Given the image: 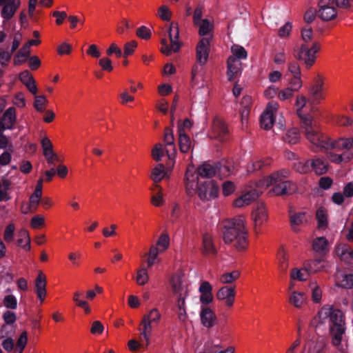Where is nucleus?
<instances>
[{
  "label": "nucleus",
  "instance_id": "obj_1",
  "mask_svg": "<svg viewBox=\"0 0 353 353\" xmlns=\"http://www.w3.org/2000/svg\"><path fill=\"white\" fill-rule=\"evenodd\" d=\"M327 320L329 336L331 343L341 353H344V349L341 345L345 336L346 323L343 312L330 305L323 306L318 312V315L311 322L312 326L323 323Z\"/></svg>",
  "mask_w": 353,
  "mask_h": 353
},
{
  "label": "nucleus",
  "instance_id": "obj_2",
  "mask_svg": "<svg viewBox=\"0 0 353 353\" xmlns=\"http://www.w3.org/2000/svg\"><path fill=\"white\" fill-rule=\"evenodd\" d=\"M223 239L226 244L233 243L238 250H244L248 245V232L243 216L234 218L223 222Z\"/></svg>",
  "mask_w": 353,
  "mask_h": 353
},
{
  "label": "nucleus",
  "instance_id": "obj_3",
  "mask_svg": "<svg viewBox=\"0 0 353 353\" xmlns=\"http://www.w3.org/2000/svg\"><path fill=\"white\" fill-rule=\"evenodd\" d=\"M216 174L215 164L212 165L204 162L197 168L196 170H194L193 166L188 167L184 177L187 194L192 196L195 194L196 181H199V177L212 178Z\"/></svg>",
  "mask_w": 353,
  "mask_h": 353
},
{
  "label": "nucleus",
  "instance_id": "obj_4",
  "mask_svg": "<svg viewBox=\"0 0 353 353\" xmlns=\"http://www.w3.org/2000/svg\"><path fill=\"white\" fill-rule=\"evenodd\" d=\"M301 127L307 139L312 144V149L314 151L330 149L332 141L321 132L312 118H303Z\"/></svg>",
  "mask_w": 353,
  "mask_h": 353
},
{
  "label": "nucleus",
  "instance_id": "obj_5",
  "mask_svg": "<svg viewBox=\"0 0 353 353\" xmlns=\"http://www.w3.org/2000/svg\"><path fill=\"white\" fill-rule=\"evenodd\" d=\"M332 145L330 149L334 148L339 150L345 151L340 154H333L331 156V161L336 163L341 162H348L353 158V137L341 138L337 141H332Z\"/></svg>",
  "mask_w": 353,
  "mask_h": 353
},
{
  "label": "nucleus",
  "instance_id": "obj_6",
  "mask_svg": "<svg viewBox=\"0 0 353 353\" xmlns=\"http://www.w3.org/2000/svg\"><path fill=\"white\" fill-rule=\"evenodd\" d=\"M321 49V45L319 42L314 41L311 46L308 44L302 43L297 52L294 54L296 59L301 61L306 68H310L315 63L316 56Z\"/></svg>",
  "mask_w": 353,
  "mask_h": 353
},
{
  "label": "nucleus",
  "instance_id": "obj_7",
  "mask_svg": "<svg viewBox=\"0 0 353 353\" xmlns=\"http://www.w3.org/2000/svg\"><path fill=\"white\" fill-rule=\"evenodd\" d=\"M168 34L170 40V45L168 44L167 40L163 39L161 40V52L166 54L170 55L172 52H178L181 46V43L179 41V31L177 23L172 22L170 23Z\"/></svg>",
  "mask_w": 353,
  "mask_h": 353
},
{
  "label": "nucleus",
  "instance_id": "obj_8",
  "mask_svg": "<svg viewBox=\"0 0 353 353\" xmlns=\"http://www.w3.org/2000/svg\"><path fill=\"white\" fill-rule=\"evenodd\" d=\"M195 193H197L201 200H209L217 197L219 186L214 180H207L203 182L196 181Z\"/></svg>",
  "mask_w": 353,
  "mask_h": 353
},
{
  "label": "nucleus",
  "instance_id": "obj_9",
  "mask_svg": "<svg viewBox=\"0 0 353 353\" xmlns=\"http://www.w3.org/2000/svg\"><path fill=\"white\" fill-rule=\"evenodd\" d=\"M209 46V38H202L196 46V61L201 66L204 65L208 61L210 51Z\"/></svg>",
  "mask_w": 353,
  "mask_h": 353
},
{
  "label": "nucleus",
  "instance_id": "obj_10",
  "mask_svg": "<svg viewBox=\"0 0 353 353\" xmlns=\"http://www.w3.org/2000/svg\"><path fill=\"white\" fill-rule=\"evenodd\" d=\"M323 80L319 77L314 80V83L310 89V99L309 101L312 105L318 104L321 99L324 98L323 94Z\"/></svg>",
  "mask_w": 353,
  "mask_h": 353
},
{
  "label": "nucleus",
  "instance_id": "obj_11",
  "mask_svg": "<svg viewBox=\"0 0 353 353\" xmlns=\"http://www.w3.org/2000/svg\"><path fill=\"white\" fill-rule=\"evenodd\" d=\"M235 294L234 286H223L218 290L216 296L220 301H225V304L228 307H232L234 304Z\"/></svg>",
  "mask_w": 353,
  "mask_h": 353
},
{
  "label": "nucleus",
  "instance_id": "obj_12",
  "mask_svg": "<svg viewBox=\"0 0 353 353\" xmlns=\"http://www.w3.org/2000/svg\"><path fill=\"white\" fill-rule=\"evenodd\" d=\"M214 138L224 141L228 134V129L225 122L219 118H215L213 120L212 126Z\"/></svg>",
  "mask_w": 353,
  "mask_h": 353
},
{
  "label": "nucleus",
  "instance_id": "obj_13",
  "mask_svg": "<svg viewBox=\"0 0 353 353\" xmlns=\"http://www.w3.org/2000/svg\"><path fill=\"white\" fill-rule=\"evenodd\" d=\"M261 192L256 189H252L243 194L234 201V205L236 208H241L248 205L252 201H255L260 195Z\"/></svg>",
  "mask_w": 353,
  "mask_h": 353
},
{
  "label": "nucleus",
  "instance_id": "obj_14",
  "mask_svg": "<svg viewBox=\"0 0 353 353\" xmlns=\"http://www.w3.org/2000/svg\"><path fill=\"white\" fill-rule=\"evenodd\" d=\"M163 141L165 144L166 153L170 159H172L175 157L176 147L174 145V139L172 129L170 128H165Z\"/></svg>",
  "mask_w": 353,
  "mask_h": 353
},
{
  "label": "nucleus",
  "instance_id": "obj_15",
  "mask_svg": "<svg viewBox=\"0 0 353 353\" xmlns=\"http://www.w3.org/2000/svg\"><path fill=\"white\" fill-rule=\"evenodd\" d=\"M273 185L272 190L277 196L290 194L294 190V185L290 181H279Z\"/></svg>",
  "mask_w": 353,
  "mask_h": 353
},
{
  "label": "nucleus",
  "instance_id": "obj_16",
  "mask_svg": "<svg viewBox=\"0 0 353 353\" xmlns=\"http://www.w3.org/2000/svg\"><path fill=\"white\" fill-rule=\"evenodd\" d=\"M241 63L234 57H229L227 61V76L229 81H233L240 72Z\"/></svg>",
  "mask_w": 353,
  "mask_h": 353
},
{
  "label": "nucleus",
  "instance_id": "obj_17",
  "mask_svg": "<svg viewBox=\"0 0 353 353\" xmlns=\"http://www.w3.org/2000/svg\"><path fill=\"white\" fill-rule=\"evenodd\" d=\"M336 253L340 257L341 261L347 264L353 261V250L347 243H342L336 246Z\"/></svg>",
  "mask_w": 353,
  "mask_h": 353
},
{
  "label": "nucleus",
  "instance_id": "obj_18",
  "mask_svg": "<svg viewBox=\"0 0 353 353\" xmlns=\"http://www.w3.org/2000/svg\"><path fill=\"white\" fill-rule=\"evenodd\" d=\"M268 218L265 205L263 202L257 203L256 208L252 212V219L255 228L260 226Z\"/></svg>",
  "mask_w": 353,
  "mask_h": 353
},
{
  "label": "nucleus",
  "instance_id": "obj_19",
  "mask_svg": "<svg viewBox=\"0 0 353 353\" xmlns=\"http://www.w3.org/2000/svg\"><path fill=\"white\" fill-rule=\"evenodd\" d=\"M19 0H10L3 6L1 10V17L6 20L10 19L19 7Z\"/></svg>",
  "mask_w": 353,
  "mask_h": 353
},
{
  "label": "nucleus",
  "instance_id": "obj_20",
  "mask_svg": "<svg viewBox=\"0 0 353 353\" xmlns=\"http://www.w3.org/2000/svg\"><path fill=\"white\" fill-rule=\"evenodd\" d=\"M200 317L202 324L206 327H212L216 321L214 312L209 307H202Z\"/></svg>",
  "mask_w": 353,
  "mask_h": 353
},
{
  "label": "nucleus",
  "instance_id": "obj_21",
  "mask_svg": "<svg viewBox=\"0 0 353 353\" xmlns=\"http://www.w3.org/2000/svg\"><path fill=\"white\" fill-rule=\"evenodd\" d=\"M179 145L182 153H188L191 149H193L190 137L186 134L185 131L181 129H179Z\"/></svg>",
  "mask_w": 353,
  "mask_h": 353
},
{
  "label": "nucleus",
  "instance_id": "obj_22",
  "mask_svg": "<svg viewBox=\"0 0 353 353\" xmlns=\"http://www.w3.org/2000/svg\"><path fill=\"white\" fill-rule=\"evenodd\" d=\"M35 286L37 296L41 300V301L43 302L46 294V276L43 274L42 272L39 273L36 279Z\"/></svg>",
  "mask_w": 353,
  "mask_h": 353
},
{
  "label": "nucleus",
  "instance_id": "obj_23",
  "mask_svg": "<svg viewBox=\"0 0 353 353\" xmlns=\"http://www.w3.org/2000/svg\"><path fill=\"white\" fill-rule=\"evenodd\" d=\"M203 350L208 353H234V349L233 347H228L223 349L219 343H216L214 341H208L205 343Z\"/></svg>",
  "mask_w": 353,
  "mask_h": 353
},
{
  "label": "nucleus",
  "instance_id": "obj_24",
  "mask_svg": "<svg viewBox=\"0 0 353 353\" xmlns=\"http://www.w3.org/2000/svg\"><path fill=\"white\" fill-rule=\"evenodd\" d=\"M16 110L14 107H10L3 113L0 120L6 125L7 129H12L16 122Z\"/></svg>",
  "mask_w": 353,
  "mask_h": 353
},
{
  "label": "nucleus",
  "instance_id": "obj_25",
  "mask_svg": "<svg viewBox=\"0 0 353 353\" xmlns=\"http://www.w3.org/2000/svg\"><path fill=\"white\" fill-rule=\"evenodd\" d=\"M203 255H215L216 250L214 245L212 238L209 234H205L203 236Z\"/></svg>",
  "mask_w": 353,
  "mask_h": 353
},
{
  "label": "nucleus",
  "instance_id": "obj_26",
  "mask_svg": "<svg viewBox=\"0 0 353 353\" xmlns=\"http://www.w3.org/2000/svg\"><path fill=\"white\" fill-rule=\"evenodd\" d=\"M288 175L289 170L285 169L274 172L266 179V185L269 186L279 181H283V179L287 178Z\"/></svg>",
  "mask_w": 353,
  "mask_h": 353
},
{
  "label": "nucleus",
  "instance_id": "obj_27",
  "mask_svg": "<svg viewBox=\"0 0 353 353\" xmlns=\"http://www.w3.org/2000/svg\"><path fill=\"white\" fill-rule=\"evenodd\" d=\"M328 241L324 236L316 238L312 243L313 250L319 254H324L327 251Z\"/></svg>",
  "mask_w": 353,
  "mask_h": 353
},
{
  "label": "nucleus",
  "instance_id": "obj_28",
  "mask_svg": "<svg viewBox=\"0 0 353 353\" xmlns=\"http://www.w3.org/2000/svg\"><path fill=\"white\" fill-rule=\"evenodd\" d=\"M311 165L318 175H322L327 171L328 163L326 160L317 158L312 161Z\"/></svg>",
  "mask_w": 353,
  "mask_h": 353
},
{
  "label": "nucleus",
  "instance_id": "obj_29",
  "mask_svg": "<svg viewBox=\"0 0 353 353\" xmlns=\"http://www.w3.org/2000/svg\"><path fill=\"white\" fill-rule=\"evenodd\" d=\"M274 123L273 112L270 110H265L260 117V124L264 130H270Z\"/></svg>",
  "mask_w": 353,
  "mask_h": 353
},
{
  "label": "nucleus",
  "instance_id": "obj_30",
  "mask_svg": "<svg viewBox=\"0 0 353 353\" xmlns=\"http://www.w3.org/2000/svg\"><path fill=\"white\" fill-rule=\"evenodd\" d=\"M30 50L28 49V46H23V47L17 52L14 57V64L16 65H21L30 57Z\"/></svg>",
  "mask_w": 353,
  "mask_h": 353
},
{
  "label": "nucleus",
  "instance_id": "obj_31",
  "mask_svg": "<svg viewBox=\"0 0 353 353\" xmlns=\"http://www.w3.org/2000/svg\"><path fill=\"white\" fill-rule=\"evenodd\" d=\"M17 245L27 251L30 250V239L28 230L23 229L19 231Z\"/></svg>",
  "mask_w": 353,
  "mask_h": 353
},
{
  "label": "nucleus",
  "instance_id": "obj_32",
  "mask_svg": "<svg viewBox=\"0 0 353 353\" xmlns=\"http://www.w3.org/2000/svg\"><path fill=\"white\" fill-rule=\"evenodd\" d=\"M306 214L305 212L296 213L290 216V224L293 231L298 232L297 226L306 221Z\"/></svg>",
  "mask_w": 353,
  "mask_h": 353
},
{
  "label": "nucleus",
  "instance_id": "obj_33",
  "mask_svg": "<svg viewBox=\"0 0 353 353\" xmlns=\"http://www.w3.org/2000/svg\"><path fill=\"white\" fill-rule=\"evenodd\" d=\"M165 175L164 165L159 163L152 170L150 178L155 183H157L164 178Z\"/></svg>",
  "mask_w": 353,
  "mask_h": 353
},
{
  "label": "nucleus",
  "instance_id": "obj_34",
  "mask_svg": "<svg viewBox=\"0 0 353 353\" xmlns=\"http://www.w3.org/2000/svg\"><path fill=\"white\" fill-rule=\"evenodd\" d=\"M337 12L335 8H325L319 10V16L323 21H330L336 18Z\"/></svg>",
  "mask_w": 353,
  "mask_h": 353
},
{
  "label": "nucleus",
  "instance_id": "obj_35",
  "mask_svg": "<svg viewBox=\"0 0 353 353\" xmlns=\"http://www.w3.org/2000/svg\"><path fill=\"white\" fill-rule=\"evenodd\" d=\"M299 140V132L297 128L289 130L283 137V141L290 145L296 144Z\"/></svg>",
  "mask_w": 353,
  "mask_h": 353
},
{
  "label": "nucleus",
  "instance_id": "obj_36",
  "mask_svg": "<svg viewBox=\"0 0 353 353\" xmlns=\"http://www.w3.org/2000/svg\"><path fill=\"white\" fill-rule=\"evenodd\" d=\"M271 159L269 158L264 159H259L252 162L250 165H248V172H254L262 169L265 166L270 165Z\"/></svg>",
  "mask_w": 353,
  "mask_h": 353
},
{
  "label": "nucleus",
  "instance_id": "obj_37",
  "mask_svg": "<svg viewBox=\"0 0 353 353\" xmlns=\"http://www.w3.org/2000/svg\"><path fill=\"white\" fill-rule=\"evenodd\" d=\"M141 325L143 326V330L141 332V336L146 341V347L149 345V337L151 334L152 323L143 317Z\"/></svg>",
  "mask_w": 353,
  "mask_h": 353
},
{
  "label": "nucleus",
  "instance_id": "obj_38",
  "mask_svg": "<svg viewBox=\"0 0 353 353\" xmlns=\"http://www.w3.org/2000/svg\"><path fill=\"white\" fill-rule=\"evenodd\" d=\"M316 217L318 221V228H325L327 227V214L323 208H320L316 210Z\"/></svg>",
  "mask_w": 353,
  "mask_h": 353
},
{
  "label": "nucleus",
  "instance_id": "obj_39",
  "mask_svg": "<svg viewBox=\"0 0 353 353\" xmlns=\"http://www.w3.org/2000/svg\"><path fill=\"white\" fill-rule=\"evenodd\" d=\"M289 301L296 307H300L305 301L303 293L293 292L289 298Z\"/></svg>",
  "mask_w": 353,
  "mask_h": 353
},
{
  "label": "nucleus",
  "instance_id": "obj_40",
  "mask_svg": "<svg viewBox=\"0 0 353 353\" xmlns=\"http://www.w3.org/2000/svg\"><path fill=\"white\" fill-rule=\"evenodd\" d=\"M323 261L321 259H316L310 261L305 268V272H316L321 270L323 267Z\"/></svg>",
  "mask_w": 353,
  "mask_h": 353
},
{
  "label": "nucleus",
  "instance_id": "obj_41",
  "mask_svg": "<svg viewBox=\"0 0 353 353\" xmlns=\"http://www.w3.org/2000/svg\"><path fill=\"white\" fill-rule=\"evenodd\" d=\"M240 276L239 271H233L222 274L220 277V281L223 284H230L236 281Z\"/></svg>",
  "mask_w": 353,
  "mask_h": 353
},
{
  "label": "nucleus",
  "instance_id": "obj_42",
  "mask_svg": "<svg viewBox=\"0 0 353 353\" xmlns=\"http://www.w3.org/2000/svg\"><path fill=\"white\" fill-rule=\"evenodd\" d=\"M199 34L201 36H205L208 34L212 30V25L207 19H203L199 24Z\"/></svg>",
  "mask_w": 353,
  "mask_h": 353
},
{
  "label": "nucleus",
  "instance_id": "obj_43",
  "mask_svg": "<svg viewBox=\"0 0 353 353\" xmlns=\"http://www.w3.org/2000/svg\"><path fill=\"white\" fill-rule=\"evenodd\" d=\"M3 304L7 309L15 310L17 307V298L12 294L6 295L3 298Z\"/></svg>",
  "mask_w": 353,
  "mask_h": 353
},
{
  "label": "nucleus",
  "instance_id": "obj_44",
  "mask_svg": "<svg viewBox=\"0 0 353 353\" xmlns=\"http://www.w3.org/2000/svg\"><path fill=\"white\" fill-rule=\"evenodd\" d=\"M48 101L45 97V95H39L36 96L34 102V108L38 111V112H44L45 111V106L47 103Z\"/></svg>",
  "mask_w": 353,
  "mask_h": 353
},
{
  "label": "nucleus",
  "instance_id": "obj_45",
  "mask_svg": "<svg viewBox=\"0 0 353 353\" xmlns=\"http://www.w3.org/2000/svg\"><path fill=\"white\" fill-rule=\"evenodd\" d=\"M12 52L5 50L2 47H0V65L2 67L7 66L12 58Z\"/></svg>",
  "mask_w": 353,
  "mask_h": 353
},
{
  "label": "nucleus",
  "instance_id": "obj_46",
  "mask_svg": "<svg viewBox=\"0 0 353 353\" xmlns=\"http://www.w3.org/2000/svg\"><path fill=\"white\" fill-rule=\"evenodd\" d=\"M143 318L152 323H158L161 319V314L157 309L154 308L148 314H145Z\"/></svg>",
  "mask_w": 353,
  "mask_h": 353
},
{
  "label": "nucleus",
  "instance_id": "obj_47",
  "mask_svg": "<svg viewBox=\"0 0 353 353\" xmlns=\"http://www.w3.org/2000/svg\"><path fill=\"white\" fill-rule=\"evenodd\" d=\"M149 276L145 268H143L137 271L136 277L137 283L140 285H143L148 283Z\"/></svg>",
  "mask_w": 353,
  "mask_h": 353
},
{
  "label": "nucleus",
  "instance_id": "obj_48",
  "mask_svg": "<svg viewBox=\"0 0 353 353\" xmlns=\"http://www.w3.org/2000/svg\"><path fill=\"white\" fill-rule=\"evenodd\" d=\"M170 245V237L167 233H163L157 240L155 245L162 248L160 249L162 252L166 250Z\"/></svg>",
  "mask_w": 353,
  "mask_h": 353
},
{
  "label": "nucleus",
  "instance_id": "obj_49",
  "mask_svg": "<svg viewBox=\"0 0 353 353\" xmlns=\"http://www.w3.org/2000/svg\"><path fill=\"white\" fill-rule=\"evenodd\" d=\"M14 230L15 227L12 223H10L6 226L3 234V239L6 243L12 241L14 239Z\"/></svg>",
  "mask_w": 353,
  "mask_h": 353
},
{
  "label": "nucleus",
  "instance_id": "obj_50",
  "mask_svg": "<svg viewBox=\"0 0 353 353\" xmlns=\"http://www.w3.org/2000/svg\"><path fill=\"white\" fill-rule=\"evenodd\" d=\"M306 98L304 96H299L297 97L296 101V105L298 107L297 108V114L299 116V117L301 119V121H303V118H311L310 116L305 117L302 116L301 112V110L303 107H305L306 104Z\"/></svg>",
  "mask_w": 353,
  "mask_h": 353
},
{
  "label": "nucleus",
  "instance_id": "obj_51",
  "mask_svg": "<svg viewBox=\"0 0 353 353\" xmlns=\"http://www.w3.org/2000/svg\"><path fill=\"white\" fill-rule=\"evenodd\" d=\"M163 156V145L161 143H157L152 150V157L155 161H159Z\"/></svg>",
  "mask_w": 353,
  "mask_h": 353
},
{
  "label": "nucleus",
  "instance_id": "obj_52",
  "mask_svg": "<svg viewBox=\"0 0 353 353\" xmlns=\"http://www.w3.org/2000/svg\"><path fill=\"white\" fill-rule=\"evenodd\" d=\"M232 50L233 52L232 57L236 58L237 60L247 58L248 53L243 47L237 46L234 48H232Z\"/></svg>",
  "mask_w": 353,
  "mask_h": 353
},
{
  "label": "nucleus",
  "instance_id": "obj_53",
  "mask_svg": "<svg viewBox=\"0 0 353 353\" xmlns=\"http://www.w3.org/2000/svg\"><path fill=\"white\" fill-rule=\"evenodd\" d=\"M338 285L347 289L353 288V274H345L340 283H337Z\"/></svg>",
  "mask_w": 353,
  "mask_h": 353
},
{
  "label": "nucleus",
  "instance_id": "obj_54",
  "mask_svg": "<svg viewBox=\"0 0 353 353\" xmlns=\"http://www.w3.org/2000/svg\"><path fill=\"white\" fill-rule=\"evenodd\" d=\"M313 37V30L312 28L305 27L301 30V38L303 43L308 44L312 41Z\"/></svg>",
  "mask_w": 353,
  "mask_h": 353
},
{
  "label": "nucleus",
  "instance_id": "obj_55",
  "mask_svg": "<svg viewBox=\"0 0 353 353\" xmlns=\"http://www.w3.org/2000/svg\"><path fill=\"white\" fill-rule=\"evenodd\" d=\"M279 268L281 272L285 273L288 268V259L283 251L279 253Z\"/></svg>",
  "mask_w": 353,
  "mask_h": 353
},
{
  "label": "nucleus",
  "instance_id": "obj_56",
  "mask_svg": "<svg viewBox=\"0 0 353 353\" xmlns=\"http://www.w3.org/2000/svg\"><path fill=\"white\" fill-rule=\"evenodd\" d=\"M137 35L145 40L150 39L152 33L150 30L145 26H141L137 30Z\"/></svg>",
  "mask_w": 353,
  "mask_h": 353
},
{
  "label": "nucleus",
  "instance_id": "obj_57",
  "mask_svg": "<svg viewBox=\"0 0 353 353\" xmlns=\"http://www.w3.org/2000/svg\"><path fill=\"white\" fill-rule=\"evenodd\" d=\"M137 46V43L135 41H131L130 42H127L124 45V52L123 53V57H127L133 54L134 49Z\"/></svg>",
  "mask_w": 353,
  "mask_h": 353
},
{
  "label": "nucleus",
  "instance_id": "obj_58",
  "mask_svg": "<svg viewBox=\"0 0 353 353\" xmlns=\"http://www.w3.org/2000/svg\"><path fill=\"white\" fill-rule=\"evenodd\" d=\"M28 341V333L27 332H23L17 342V349L19 348V353H22L23 350L26 347Z\"/></svg>",
  "mask_w": 353,
  "mask_h": 353
},
{
  "label": "nucleus",
  "instance_id": "obj_59",
  "mask_svg": "<svg viewBox=\"0 0 353 353\" xmlns=\"http://www.w3.org/2000/svg\"><path fill=\"white\" fill-rule=\"evenodd\" d=\"M99 65L104 71L111 72L113 70L112 61L108 57H103L100 59L99 61Z\"/></svg>",
  "mask_w": 353,
  "mask_h": 353
},
{
  "label": "nucleus",
  "instance_id": "obj_60",
  "mask_svg": "<svg viewBox=\"0 0 353 353\" xmlns=\"http://www.w3.org/2000/svg\"><path fill=\"white\" fill-rule=\"evenodd\" d=\"M3 319L7 325H12L15 323L17 316L14 312L10 310H6L3 314Z\"/></svg>",
  "mask_w": 353,
  "mask_h": 353
},
{
  "label": "nucleus",
  "instance_id": "obj_61",
  "mask_svg": "<svg viewBox=\"0 0 353 353\" xmlns=\"http://www.w3.org/2000/svg\"><path fill=\"white\" fill-rule=\"evenodd\" d=\"M106 54L108 56H111L112 54H115L117 58L123 57V52L114 43H112L106 50Z\"/></svg>",
  "mask_w": 353,
  "mask_h": 353
},
{
  "label": "nucleus",
  "instance_id": "obj_62",
  "mask_svg": "<svg viewBox=\"0 0 353 353\" xmlns=\"http://www.w3.org/2000/svg\"><path fill=\"white\" fill-rule=\"evenodd\" d=\"M305 272H303L301 270L298 269H292L291 272V279L294 280H298L300 281H303L307 279V274L305 273Z\"/></svg>",
  "mask_w": 353,
  "mask_h": 353
},
{
  "label": "nucleus",
  "instance_id": "obj_63",
  "mask_svg": "<svg viewBox=\"0 0 353 353\" xmlns=\"http://www.w3.org/2000/svg\"><path fill=\"white\" fill-rule=\"evenodd\" d=\"M234 184L230 181H225L222 184V192L224 196H229L234 191Z\"/></svg>",
  "mask_w": 353,
  "mask_h": 353
},
{
  "label": "nucleus",
  "instance_id": "obj_64",
  "mask_svg": "<svg viewBox=\"0 0 353 353\" xmlns=\"http://www.w3.org/2000/svg\"><path fill=\"white\" fill-rule=\"evenodd\" d=\"M310 286L312 292V299L314 302L318 303L321 299V290L316 283H311Z\"/></svg>",
  "mask_w": 353,
  "mask_h": 353
}]
</instances>
